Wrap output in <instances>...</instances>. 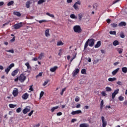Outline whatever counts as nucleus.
Listing matches in <instances>:
<instances>
[{
    "label": "nucleus",
    "mask_w": 127,
    "mask_h": 127,
    "mask_svg": "<svg viewBox=\"0 0 127 127\" xmlns=\"http://www.w3.org/2000/svg\"><path fill=\"white\" fill-rule=\"evenodd\" d=\"M73 29L76 33H81V32H82V29L79 25L74 26Z\"/></svg>",
    "instance_id": "1"
},
{
    "label": "nucleus",
    "mask_w": 127,
    "mask_h": 127,
    "mask_svg": "<svg viewBox=\"0 0 127 127\" xmlns=\"http://www.w3.org/2000/svg\"><path fill=\"white\" fill-rule=\"evenodd\" d=\"M79 5H81V1L77 0L73 4V7L75 10H79Z\"/></svg>",
    "instance_id": "2"
},
{
    "label": "nucleus",
    "mask_w": 127,
    "mask_h": 127,
    "mask_svg": "<svg viewBox=\"0 0 127 127\" xmlns=\"http://www.w3.org/2000/svg\"><path fill=\"white\" fill-rule=\"evenodd\" d=\"M14 67V64L12 63L10 64L5 69V72L6 74H8V72L10 71V69L11 68Z\"/></svg>",
    "instance_id": "3"
},
{
    "label": "nucleus",
    "mask_w": 127,
    "mask_h": 127,
    "mask_svg": "<svg viewBox=\"0 0 127 127\" xmlns=\"http://www.w3.org/2000/svg\"><path fill=\"white\" fill-rule=\"evenodd\" d=\"M87 41H88V45L90 47H92V46L95 44V40L93 39H88Z\"/></svg>",
    "instance_id": "4"
},
{
    "label": "nucleus",
    "mask_w": 127,
    "mask_h": 127,
    "mask_svg": "<svg viewBox=\"0 0 127 127\" xmlns=\"http://www.w3.org/2000/svg\"><path fill=\"white\" fill-rule=\"evenodd\" d=\"M26 79V76H25V75H24V74H21L19 76V80L21 82H23L24 81H25Z\"/></svg>",
    "instance_id": "5"
},
{
    "label": "nucleus",
    "mask_w": 127,
    "mask_h": 127,
    "mask_svg": "<svg viewBox=\"0 0 127 127\" xmlns=\"http://www.w3.org/2000/svg\"><path fill=\"white\" fill-rule=\"evenodd\" d=\"M79 71L80 70L79 69V68H75L72 72V76L76 77V76H77V74L79 73Z\"/></svg>",
    "instance_id": "6"
},
{
    "label": "nucleus",
    "mask_w": 127,
    "mask_h": 127,
    "mask_svg": "<svg viewBox=\"0 0 127 127\" xmlns=\"http://www.w3.org/2000/svg\"><path fill=\"white\" fill-rule=\"evenodd\" d=\"M30 111V107L29 106L26 107V108L23 110V113L24 115H26V114Z\"/></svg>",
    "instance_id": "7"
},
{
    "label": "nucleus",
    "mask_w": 127,
    "mask_h": 127,
    "mask_svg": "<svg viewBox=\"0 0 127 127\" xmlns=\"http://www.w3.org/2000/svg\"><path fill=\"white\" fill-rule=\"evenodd\" d=\"M22 23L20 22V23L15 24L13 26V27L14 29H18L20 28V27H22Z\"/></svg>",
    "instance_id": "8"
},
{
    "label": "nucleus",
    "mask_w": 127,
    "mask_h": 127,
    "mask_svg": "<svg viewBox=\"0 0 127 127\" xmlns=\"http://www.w3.org/2000/svg\"><path fill=\"white\" fill-rule=\"evenodd\" d=\"M101 120H102V127H106L107 126V121H106V120H105V117L102 116L101 117Z\"/></svg>",
    "instance_id": "9"
},
{
    "label": "nucleus",
    "mask_w": 127,
    "mask_h": 127,
    "mask_svg": "<svg viewBox=\"0 0 127 127\" xmlns=\"http://www.w3.org/2000/svg\"><path fill=\"white\" fill-rule=\"evenodd\" d=\"M71 114L73 116H75V115H79V114H82V111H81V110H76V111H72Z\"/></svg>",
    "instance_id": "10"
},
{
    "label": "nucleus",
    "mask_w": 127,
    "mask_h": 127,
    "mask_svg": "<svg viewBox=\"0 0 127 127\" xmlns=\"http://www.w3.org/2000/svg\"><path fill=\"white\" fill-rule=\"evenodd\" d=\"M13 96L16 97L18 95V89L17 88H14L12 92Z\"/></svg>",
    "instance_id": "11"
},
{
    "label": "nucleus",
    "mask_w": 127,
    "mask_h": 127,
    "mask_svg": "<svg viewBox=\"0 0 127 127\" xmlns=\"http://www.w3.org/2000/svg\"><path fill=\"white\" fill-rule=\"evenodd\" d=\"M50 30L49 29H47L45 31V35L46 37H50V33H49Z\"/></svg>",
    "instance_id": "12"
},
{
    "label": "nucleus",
    "mask_w": 127,
    "mask_h": 127,
    "mask_svg": "<svg viewBox=\"0 0 127 127\" xmlns=\"http://www.w3.org/2000/svg\"><path fill=\"white\" fill-rule=\"evenodd\" d=\"M58 69V66H55L52 67H51L50 69V72H52V73H54Z\"/></svg>",
    "instance_id": "13"
},
{
    "label": "nucleus",
    "mask_w": 127,
    "mask_h": 127,
    "mask_svg": "<svg viewBox=\"0 0 127 127\" xmlns=\"http://www.w3.org/2000/svg\"><path fill=\"white\" fill-rule=\"evenodd\" d=\"M28 97H29V94L27 93H24L22 96L23 100H27V99H28Z\"/></svg>",
    "instance_id": "14"
},
{
    "label": "nucleus",
    "mask_w": 127,
    "mask_h": 127,
    "mask_svg": "<svg viewBox=\"0 0 127 127\" xmlns=\"http://www.w3.org/2000/svg\"><path fill=\"white\" fill-rule=\"evenodd\" d=\"M18 69H16V70L12 71L11 73V75L13 76V77H14V76H16V75H17V73H18Z\"/></svg>",
    "instance_id": "15"
},
{
    "label": "nucleus",
    "mask_w": 127,
    "mask_h": 127,
    "mask_svg": "<svg viewBox=\"0 0 127 127\" xmlns=\"http://www.w3.org/2000/svg\"><path fill=\"white\" fill-rule=\"evenodd\" d=\"M119 71H120V68H117L116 69L113 70L112 72V74L113 76H115V75H116L117 74V73H118V72H119Z\"/></svg>",
    "instance_id": "16"
},
{
    "label": "nucleus",
    "mask_w": 127,
    "mask_h": 127,
    "mask_svg": "<svg viewBox=\"0 0 127 127\" xmlns=\"http://www.w3.org/2000/svg\"><path fill=\"white\" fill-rule=\"evenodd\" d=\"M70 18H72V19H78V16H76L75 14H71L70 15Z\"/></svg>",
    "instance_id": "17"
},
{
    "label": "nucleus",
    "mask_w": 127,
    "mask_h": 127,
    "mask_svg": "<svg viewBox=\"0 0 127 127\" xmlns=\"http://www.w3.org/2000/svg\"><path fill=\"white\" fill-rule=\"evenodd\" d=\"M46 15H48V16H50V17H51V18H55V16L53 14H51L49 12H47L46 13Z\"/></svg>",
    "instance_id": "18"
},
{
    "label": "nucleus",
    "mask_w": 127,
    "mask_h": 127,
    "mask_svg": "<svg viewBox=\"0 0 127 127\" xmlns=\"http://www.w3.org/2000/svg\"><path fill=\"white\" fill-rule=\"evenodd\" d=\"M122 71L123 73H124L125 74H127V67L126 66L123 67L122 68Z\"/></svg>",
    "instance_id": "19"
},
{
    "label": "nucleus",
    "mask_w": 127,
    "mask_h": 127,
    "mask_svg": "<svg viewBox=\"0 0 127 127\" xmlns=\"http://www.w3.org/2000/svg\"><path fill=\"white\" fill-rule=\"evenodd\" d=\"M108 81L109 82H115V81H117V78L116 77H110L108 78Z\"/></svg>",
    "instance_id": "20"
},
{
    "label": "nucleus",
    "mask_w": 127,
    "mask_h": 127,
    "mask_svg": "<svg viewBox=\"0 0 127 127\" xmlns=\"http://www.w3.org/2000/svg\"><path fill=\"white\" fill-rule=\"evenodd\" d=\"M79 127H89V124L87 123H83L79 125Z\"/></svg>",
    "instance_id": "21"
},
{
    "label": "nucleus",
    "mask_w": 127,
    "mask_h": 127,
    "mask_svg": "<svg viewBox=\"0 0 127 127\" xmlns=\"http://www.w3.org/2000/svg\"><path fill=\"white\" fill-rule=\"evenodd\" d=\"M57 46H62V45H64V43L61 41H59L57 42Z\"/></svg>",
    "instance_id": "22"
},
{
    "label": "nucleus",
    "mask_w": 127,
    "mask_h": 127,
    "mask_svg": "<svg viewBox=\"0 0 127 127\" xmlns=\"http://www.w3.org/2000/svg\"><path fill=\"white\" fill-rule=\"evenodd\" d=\"M30 4H31V2L30 1H28L26 3V5L27 8H29L30 7Z\"/></svg>",
    "instance_id": "23"
},
{
    "label": "nucleus",
    "mask_w": 127,
    "mask_h": 127,
    "mask_svg": "<svg viewBox=\"0 0 127 127\" xmlns=\"http://www.w3.org/2000/svg\"><path fill=\"white\" fill-rule=\"evenodd\" d=\"M43 57H44V53H41L40 54L39 57L38 58V59L41 60L43 59Z\"/></svg>",
    "instance_id": "24"
},
{
    "label": "nucleus",
    "mask_w": 127,
    "mask_h": 127,
    "mask_svg": "<svg viewBox=\"0 0 127 127\" xmlns=\"http://www.w3.org/2000/svg\"><path fill=\"white\" fill-rule=\"evenodd\" d=\"M127 23L125 22H121L119 24V26H126Z\"/></svg>",
    "instance_id": "25"
},
{
    "label": "nucleus",
    "mask_w": 127,
    "mask_h": 127,
    "mask_svg": "<svg viewBox=\"0 0 127 127\" xmlns=\"http://www.w3.org/2000/svg\"><path fill=\"white\" fill-rule=\"evenodd\" d=\"M16 104H9V107L10 109H14L15 107H16Z\"/></svg>",
    "instance_id": "26"
},
{
    "label": "nucleus",
    "mask_w": 127,
    "mask_h": 127,
    "mask_svg": "<svg viewBox=\"0 0 127 127\" xmlns=\"http://www.w3.org/2000/svg\"><path fill=\"white\" fill-rule=\"evenodd\" d=\"M101 46V42L98 41L97 44L95 46V48H99V47Z\"/></svg>",
    "instance_id": "27"
},
{
    "label": "nucleus",
    "mask_w": 127,
    "mask_h": 127,
    "mask_svg": "<svg viewBox=\"0 0 127 127\" xmlns=\"http://www.w3.org/2000/svg\"><path fill=\"white\" fill-rule=\"evenodd\" d=\"M58 108H59V106H56V107H53L51 109V111L52 113H53V112H54V111H55V110H57V109H58Z\"/></svg>",
    "instance_id": "28"
},
{
    "label": "nucleus",
    "mask_w": 127,
    "mask_h": 127,
    "mask_svg": "<svg viewBox=\"0 0 127 127\" xmlns=\"http://www.w3.org/2000/svg\"><path fill=\"white\" fill-rule=\"evenodd\" d=\"M14 3V1L13 0L10 1L7 3V6H10V5H12Z\"/></svg>",
    "instance_id": "29"
},
{
    "label": "nucleus",
    "mask_w": 127,
    "mask_h": 127,
    "mask_svg": "<svg viewBox=\"0 0 127 127\" xmlns=\"http://www.w3.org/2000/svg\"><path fill=\"white\" fill-rule=\"evenodd\" d=\"M25 66H26L28 70L29 69H31V66H30V64H29V63H26L25 64Z\"/></svg>",
    "instance_id": "30"
},
{
    "label": "nucleus",
    "mask_w": 127,
    "mask_h": 127,
    "mask_svg": "<svg viewBox=\"0 0 127 127\" xmlns=\"http://www.w3.org/2000/svg\"><path fill=\"white\" fill-rule=\"evenodd\" d=\"M119 41H118L117 40L114 41L113 43L114 46H117V45H119Z\"/></svg>",
    "instance_id": "31"
},
{
    "label": "nucleus",
    "mask_w": 127,
    "mask_h": 127,
    "mask_svg": "<svg viewBox=\"0 0 127 127\" xmlns=\"http://www.w3.org/2000/svg\"><path fill=\"white\" fill-rule=\"evenodd\" d=\"M78 16L79 20H82V18L83 17V14L79 13L78 14Z\"/></svg>",
    "instance_id": "32"
},
{
    "label": "nucleus",
    "mask_w": 127,
    "mask_h": 127,
    "mask_svg": "<svg viewBox=\"0 0 127 127\" xmlns=\"http://www.w3.org/2000/svg\"><path fill=\"white\" fill-rule=\"evenodd\" d=\"M45 0H39L38 1V4H42V3H43V2H45Z\"/></svg>",
    "instance_id": "33"
},
{
    "label": "nucleus",
    "mask_w": 127,
    "mask_h": 127,
    "mask_svg": "<svg viewBox=\"0 0 127 127\" xmlns=\"http://www.w3.org/2000/svg\"><path fill=\"white\" fill-rule=\"evenodd\" d=\"M13 14H14V15H16L17 16H20V15H21L19 12H13Z\"/></svg>",
    "instance_id": "34"
},
{
    "label": "nucleus",
    "mask_w": 127,
    "mask_h": 127,
    "mask_svg": "<svg viewBox=\"0 0 127 127\" xmlns=\"http://www.w3.org/2000/svg\"><path fill=\"white\" fill-rule=\"evenodd\" d=\"M6 52H9V53H11L12 54H13V53H14V51L13 49H11L9 50H6Z\"/></svg>",
    "instance_id": "35"
},
{
    "label": "nucleus",
    "mask_w": 127,
    "mask_h": 127,
    "mask_svg": "<svg viewBox=\"0 0 127 127\" xmlns=\"http://www.w3.org/2000/svg\"><path fill=\"white\" fill-rule=\"evenodd\" d=\"M106 92H111L112 88L110 87H106Z\"/></svg>",
    "instance_id": "36"
},
{
    "label": "nucleus",
    "mask_w": 127,
    "mask_h": 127,
    "mask_svg": "<svg viewBox=\"0 0 127 127\" xmlns=\"http://www.w3.org/2000/svg\"><path fill=\"white\" fill-rule=\"evenodd\" d=\"M110 34L112 35H116L117 34V32L116 31H111L109 32Z\"/></svg>",
    "instance_id": "37"
},
{
    "label": "nucleus",
    "mask_w": 127,
    "mask_h": 127,
    "mask_svg": "<svg viewBox=\"0 0 127 127\" xmlns=\"http://www.w3.org/2000/svg\"><path fill=\"white\" fill-rule=\"evenodd\" d=\"M63 52V50L62 49H61L60 50H59V52L58 53V56H61V55H62V53Z\"/></svg>",
    "instance_id": "38"
},
{
    "label": "nucleus",
    "mask_w": 127,
    "mask_h": 127,
    "mask_svg": "<svg viewBox=\"0 0 127 127\" xmlns=\"http://www.w3.org/2000/svg\"><path fill=\"white\" fill-rule=\"evenodd\" d=\"M37 21H38V22H39V23L41 24V23H43L44 22H47V20H37Z\"/></svg>",
    "instance_id": "39"
},
{
    "label": "nucleus",
    "mask_w": 127,
    "mask_h": 127,
    "mask_svg": "<svg viewBox=\"0 0 127 127\" xmlns=\"http://www.w3.org/2000/svg\"><path fill=\"white\" fill-rule=\"evenodd\" d=\"M44 95V92L41 91L40 94V99H41L43 97V95Z\"/></svg>",
    "instance_id": "40"
},
{
    "label": "nucleus",
    "mask_w": 127,
    "mask_h": 127,
    "mask_svg": "<svg viewBox=\"0 0 127 127\" xmlns=\"http://www.w3.org/2000/svg\"><path fill=\"white\" fill-rule=\"evenodd\" d=\"M103 107H104V100H102L100 104L101 109H103Z\"/></svg>",
    "instance_id": "41"
},
{
    "label": "nucleus",
    "mask_w": 127,
    "mask_h": 127,
    "mask_svg": "<svg viewBox=\"0 0 127 127\" xmlns=\"http://www.w3.org/2000/svg\"><path fill=\"white\" fill-rule=\"evenodd\" d=\"M81 74L86 75V70L85 69H81Z\"/></svg>",
    "instance_id": "42"
},
{
    "label": "nucleus",
    "mask_w": 127,
    "mask_h": 127,
    "mask_svg": "<svg viewBox=\"0 0 127 127\" xmlns=\"http://www.w3.org/2000/svg\"><path fill=\"white\" fill-rule=\"evenodd\" d=\"M120 54L123 53V49L119 48L117 50Z\"/></svg>",
    "instance_id": "43"
},
{
    "label": "nucleus",
    "mask_w": 127,
    "mask_h": 127,
    "mask_svg": "<svg viewBox=\"0 0 127 127\" xmlns=\"http://www.w3.org/2000/svg\"><path fill=\"white\" fill-rule=\"evenodd\" d=\"M76 55H77V54H76V53L74 54V58H72V59H71L70 62H72L73 61V60H74V59H75L76 58Z\"/></svg>",
    "instance_id": "44"
},
{
    "label": "nucleus",
    "mask_w": 127,
    "mask_h": 127,
    "mask_svg": "<svg viewBox=\"0 0 127 127\" xmlns=\"http://www.w3.org/2000/svg\"><path fill=\"white\" fill-rule=\"evenodd\" d=\"M101 95L103 97H106V96H107V93H106V92H105V91H102L101 92Z\"/></svg>",
    "instance_id": "45"
},
{
    "label": "nucleus",
    "mask_w": 127,
    "mask_h": 127,
    "mask_svg": "<svg viewBox=\"0 0 127 127\" xmlns=\"http://www.w3.org/2000/svg\"><path fill=\"white\" fill-rule=\"evenodd\" d=\"M111 26H112V27H117V26H118V24L113 23L111 24Z\"/></svg>",
    "instance_id": "46"
},
{
    "label": "nucleus",
    "mask_w": 127,
    "mask_h": 127,
    "mask_svg": "<svg viewBox=\"0 0 127 127\" xmlns=\"http://www.w3.org/2000/svg\"><path fill=\"white\" fill-rule=\"evenodd\" d=\"M34 112V111L33 110L31 111L28 114L29 117H31V116H32V114H33Z\"/></svg>",
    "instance_id": "47"
},
{
    "label": "nucleus",
    "mask_w": 127,
    "mask_h": 127,
    "mask_svg": "<svg viewBox=\"0 0 127 127\" xmlns=\"http://www.w3.org/2000/svg\"><path fill=\"white\" fill-rule=\"evenodd\" d=\"M65 91H66V88H64L62 90V92H61V95L62 96L64 93V92H65Z\"/></svg>",
    "instance_id": "48"
},
{
    "label": "nucleus",
    "mask_w": 127,
    "mask_h": 127,
    "mask_svg": "<svg viewBox=\"0 0 127 127\" xmlns=\"http://www.w3.org/2000/svg\"><path fill=\"white\" fill-rule=\"evenodd\" d=\"M88 44H89V43H88V41H86L84 45V49H86L87 47H88Z\"/></svg>",
    "instance_id": "49"
},
{
    "label": "nucleus",
    "mask_w": 127,
    "mask_h": 127,
    "mask_svg": "<svg viewBox=\"0 0 127 127\" xmlns=\"http://www.w3.org/2000/svg\"><path fill=\"white\" fill-rule=\"evenodd\" d=\"M119 91H120V89H117L115 90L113 93H115L116 95H118V94H119Z\"/></svg>",
    "instance_id": "50"
},
{
    "label": "nucleus",
    "mask_w": 127,
    "mask_h": 127,
    "mask_svg": "<svg viewBox=\"0 0 127 127\" xmlns=\"http://www.w3.org/2000/svg\"><path fill=\"white\" fill-rule=\"evenodd\" d=\"M75 102H79V101H80V98H79V97L77 96L76 97V98H75Z\"/></svg>",
    "instance_id": "51"
},
{
    "label": "nucleus",
    "mask_w": 127,
    "mask_h": 127,
    "mask_svg": "<svg viewBox=\"0 0 127 127\" xmlns=\"http://www.w3.org/2000/svg\"><path fill=\"white\" fill-rule=\"evenodd\" d=\"M124 97H123V96H120L119 97V101H124Z\"/></svg>",
    "instance_id": "52"
},
{
    "label": "nucleus",
    "mask_w": 127,
    "mask_h": 127,
    "mask_svg": "<svg viewBox=\"0 0 127 127\" xmlns=\"http://www.w3.org/2000/svg\"><path fill=\"white\" fill-rule=\"evenodd\" d=\"M42 76V72H40L36 76V78H38V77H41Z\"/></svg>",
    "instance_id": "53"
},
{
    "label": "nucleus",
    "mask_w": 127,
    "mask_h": 127,
    "mask_svg": "<svg viewBox=\"0 0 127 127\" xmlns=\"http://www.w3.org/2000/svg\"><path fill=\"white\" fill-rule=\"evenodd\" d=\"M48 82H49V80H46L44 82V83H43V85L44 86H46V85H47V84H48Z\"/></svg>",
    "instance_id": "54"
},
{
    "label": "nucleus",
    "mask_w": 127,
    "mask_h": 127,
    "mask_svg": "<svg viewBox=\"0 0 127 127\" xmlns=\"http://www.w3.org/2000/svg\"><path fill=\"white\" fill-rule=\"evenodd\" d=\"M20 112H21V108H18L16 109L17 113H20Z\"/></svg>",
    "instance_id": "55"
},
{
    "label": "nucleus",
    "mask_w": 127,
    "mask_h": 127,
    "mask_svg": "<svg viewBox=\"0 0 127 127\" xmlns=\"http://www.w3.org/2000/svg\"><path fill=\"white\" fill-rule=\"evenodd\" d=\"M120 37L121 38H125V34L123 33L120 34Z\"/></svg>",
    "instance_id": "56"
},
{
    "label": "nucleus",
    "mask_w": 127,
    "mask_h": 127,
    "mask_svg": "<svg viewBox=\"0 0 127 127\" xmlns=\"http://www.w3.org/2000/svg\"><path fill=\"white\" fill-rule=\"evenodd\" d=\"M40 127V124L39 123H38L33 126V127Z\"/></svg>",
    "instance_id": "57"
},
{
    "label": "nucleus",
    "mask_w": 127,
    "mask_h": 127,
    "mask_svg": "<svg viewBox=\"0 0 127 127\" xmlns=\"http://www.w3.org/2000/svg\"><path fill=\"white\" fill-rule=\"evenodd\" d=\"M116 95H117L116 94L113 92L112 93V99H115V97H116Z\"/></svg>",
    "instance_id": "58"
},
{
    "label": "nucleus",
    "mask_w": 127,
    "mask_h": 127,
    "mask_svg": "<svg viewBox=\"0 0 127 127\" xmlns=\"http://www.w3.org/2000/svg\"><path fill=\"white\" fill-rule=\"evenodd\" d=\"M4 69V67H3V66L0 65V70L1 71H2V70H3Z\"/></svg>",
    "instance_id": "59"
},
{
    "label": "nucleus",
    "mask_w": 127,
    "mask_h": 127,
    "mask_svg": "<svg viewBox=\"0 0 127 127\" xmlns=\"http://www.w3.org/2000/svg\"><path fill=\"white\" fill-rule=\"evenodd\" d=\"M73 1V0H66V2L67 3H71Z\"/></svg>",
    "instance_id": "60"
},
{
    "label": "nucleus",
    "mask_w": 127,
    "mask_h": 127,
    "mask_svg": "<svg viewBox=\"0 0 127 127\" xmlns=\"http://www.w3.org/2000/svg\"><path fill=\"white\" fill-rule=\"evenodd\" d=\"M117 84H118V85H120V86H122L123 83H122V81H118L117 82Z\"/></svg>",
    "instance_id": "61"
},
{
    "label": "nucleus",
    "mask_w": 127,
    "mask_h": 127,
    "mask_svg": "<svg viewBox=\"0 0 127 127\" xmlns=\"http://www.w3.org/2000/svg\"><path fill=\"white\" fill-rule=\"evenodd\" d=\"M99 61H100V60H94V63H95V64H97V63H98V62H99Z\"/></svg>",
    "instance_id": "62"
},
{
    "label": "nucleus",
    "mask_w": 127,
    "mask_h": 127,
    "mask_svg": "<svg viewBox=\"0 0 127 127\" xmlns=\"http://www.w3.org/2000/svg\"><path fill=\"white\" fill-rule=\"evenodd\" d=\"M29 90L31 91L32 92L33 91V88H32V85H31L29 88Z\"/></svg>",
    "instance_id": "63"
},
{
    "label": "nucleus",
    "mask_w": 127,
    "mask_h": 127,
    "mask_svg": "<svg viewBox=\"0 0 127 127\" xmlns=\"http://www.w3.org/2000/svg\"><path fill=\"white\" fill-rule=\"evenodd\" d=\"M76 108L77 109H79V108H81V104H78L76 106Z\"/></svg>",
    "instance_id": "64"
}]
</instances>
